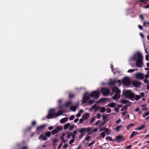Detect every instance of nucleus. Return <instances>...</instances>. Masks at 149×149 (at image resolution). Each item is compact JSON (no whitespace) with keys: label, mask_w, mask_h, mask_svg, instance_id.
<instances>
[{"label":"nucleus","mask_w":149,"mask_h":149,"mask_svg":"<svg viewBox=\"0 0 149 149\" xmlns=\"http://www.w3.org/2000/svg\"><path fill=\"white\" fill-rule=\"evenodd\" d=\"M100 122V120H98L95 123V125H98Z\"/></svg>","instance_id":"59"},{"label":"nucleus","mask_w":149,"mask_h":149,"mask_svg":"<svg viewBox=\"0 0 149 149\" xmlns=\"http://www.w3.org/2000/svg\"><path fill=\"white\" fill-rule=\"evenodd\" d=\"M106 139L107 140H109L112 141L114 142V139H113L111 137L109 136H107L106 137Z\"/></svg>","instance_id":"21"},{"label":"nucleus","mask_w":149,"mask_h":149,"mask_svg":"<svg viewBox=\"0 0 149 149\" xmlns=\"http://www.w3.org/2000/svg\"><path fill=\"white\" fill-rule=\"evenodd\" d=\"M54 109H50L48 115L47 116L48 119H52L55 117L61 115L65 111L64 110L58 111L57 113H55Z\"/></svg>","instance_id":"2"},{"label":"nucleus","mask_w":149,"mask_h":149,"mask_svg":"<svg viewBox=\"0 0 149 149\" xmlns=\"http://www.w3.org/2000/svg\"><path fill=\"white\" fill-rule=\"evenodd\" d=\"M104 130L105 131L107 135H109L111 133L110 129L106 128H104V130Z\"/></svg>","instance_id":"19"},{"label":"nucleus","mask_w":149,"mask_h":149,"mask_svg":"<svg viewBox=\"0 0 149 149\" xmlns=\"http://www.w3.org/2000/svg\"><path fill=\"white\" fill-rule=\"evenodd\" d=\"M94 102V100H89L88 101V103L89 104H92Z\"/></svg>","instance_id":"42"},{"label":"nucleus","mask_w":149,"mask_h":149,"mask_svg":"<svg viewBox=\"0 0 149 149\" xmlns=\"http://www.w3.org/2000/svg\"><path fill=\"white\" fill-rule=\"evenodd\" d=\"M75 97V95L74 94H70L69 95V98L70 99H71Z\"/></svg>","instance_id":"41"},{"label":"nucleus","mask_w":149,"mask_h":149,"mask_svg":"<svg viewBox=\"0 0 149 149\" xmlns=\"http://www.w3.org/2000/svg\"><path fill=\"white\" fill-rule=\"evenodd\" d=\"M116 83H117L119 86L121 85V82L120 80H117L116 81Z\"/></svg>","instance_id":"46"},{"label":"nucleus","mask_w":149,"mask_h":149,"mask_svg":"<svg viewBox=\"0 0 149 149\" xmlns=\"http://www.w3.org/2000/svg\"><path fill=\"white\" fill-rule=\"evenodd\" d=\"M111 70L114 74H116L117 71H116L115 70L113 69V65L111 64Z\"/></svg>","instance_id":"36"},{"label":"nucleus","mask_w":149,"mask_h":149,"mask_svg":"<svg viewBox=\"0 0 149 149\" xmlns=\"http://www.w3.org/2000/svg\"><path fill=\"white\" fill-rule=\"evenodd\" d=\"M36 122L34 121H33L32 123V126H34L36 125Z\"/></svg>","instance_id":"63"},{"label":"nucleus","mask_w":149,"mask_h":149,"mask_svg":"<svg viewBox=\"0 0 149 149\" xmlns=\"http://www.w3.org/2000/svg\"><path fill=\"white\" fill-rule=\"evenodd\" d=\"M90 99V97L89 96H84L83 98L82 103H86L88 100Z\"/></svg>","instance_id":"14"},{"label":"nucleus","mask_w":149,"mask_h":149,"mask_svg":"<svg viewBox=\"0 0 149 149\" xmlns=\"http://www.w3.org/2000/svg\"><path fill=\"white\" fill-rule=\"evenodd\" d=\"M97 119H99L101 118V115L100 113H99L97 114Z\"/></svg>","instance_id":"51"},{"label":"nucleus","mask_w":149,"mask_h":149,"mask_svg":"<svg viewBox=\"0 0 149 149\" xmlns=\"http://www.w3.org/2000/svg\"><path fill=\"white\" fill-rule=\"evenodd\" d=\"M100 135L102 137L104 138L105 136V132H103L101 133Z\"/></svg>","instance_id":"47"},{"label":"nucleus","mask_w":149,"mask_h":149,"mask_svg":"<svg viewBox=\"0 0 149 149\" xmlns=\"http://www.w3.org/2000/svg\"><path fill=\"white\" fill-rule=\"evenodd\" d=\"M100 93L98 91H93L89 95L90 96L94 97L95 99H97L99 98Z\"/></svg>","instance_id":"7"},{"label":"nucleus","mask_w":149,"mask_h":149,"mask_svg":"<svg viewBox=\"0 0 149 149\" xmlns=\"http://www.w3.org/2000/svg\"><path fill=\"white\" fill-rule=\"evenodd\" d=\"M72 135V133H69L67 135V138H69Z\"/></svg>","instance_id":"62"},{"label":"nucleus","mask_w":149,"mask_h":149,"mask_svg":"<svg viewBox=\"0 0 149 149\" xmlns=\"http://www.w3.org/2000/svg\"><path fill=\"white\" fill-rule=\"evenodd\" d=\"M145 127V125H143L140 126L139 127L136 129L137 130H141L143 129Z\"/></svg>","instance_id":"28"},{"label":"nucleus","mask_w":149,"mask_h":149,"mask_svg":"<svg viewBox=\"0 0 149 149\" xmlns=\"http://www.w3.org/2000/svg\"><path fill=\"white\" fill-rule=\"evenodd\" d=\"M68 120V118L67 117L62 118L60 120V122L61 123H64L66 122Z\"/></svg>","instance_id":"16"},{"label":"nucleus","mask_w":149,"mask_h":149,"mask_svg":"<svg viewBox=\"0 0 149 149\" xmlns=\"http://www.w3.org/2000/svg\"><path fill=\"white\" fill-rule=\"evenodd\" d=\"M95 120V117H93L91 118L90 121V123L91 124H92Z\"/></svg>","instance_id":"39"},{"label":"nucleus","mask_w":149,"mask_h":149,"mask_svg":"<svg viewBox=\"0 0 149 149\" xmlns=\"http://www.w3.org/2000/svg\"><path fill=\"white\" fill-rule=\"evenodd\" d=\"M39 139H42L43 140L45 141L47 139V138L45 134H42L39 136Z\"/></svg>","instance_id":"15"},{"label":"nucleus","mask_w":149,"mask_h":149,"mask_svg":"<svg viewBox=\"0 0 149 149\" xmlns=\"http://www.w3.org/2000/svg\"><path fill=\"white\" fill-rule=\"evenodd\" d=\"M134 125V124L133 123H131L127 126H126L127 128V130H129Z\"/></svg>","instance_id":"32"},{"label":"nucleus","mask_w":149,"mask_h":149,"mask_svg":"<svg viewBox=\"0 0 149 149\" xmlns=\"http://www.w3.org/2000/svg\"><path fill=\"white\" fill-rule=\"evenodd\" d=\"M139 133L138 132L136 131H133L132 132V134L130 136V137L132 138L135 136L136 135H138Z\"/></svg>","instance_id":"17"},{"label":"nucleus","mask_w":149,"mask_h":149,"mask_svg":"<svg viewBox=\"0 0 149 149\" xmlns=\"http://www.w3.org/2000/svg\"><path fill=\"white\" fill-rule=\"evenodd\" d=\"M76 108V107L74 106H72L70 107L71 110L73 111H75Z\"/></svg>","instance_id":"30"},{"label":"nucleus","mask_w":149,"mask_h":149,"mask_svg":"<svg viewBox=\"0 0 149 149\" xmlns=\"http://www.w3.org/2000/svg\"><path fill=\"white\" fill-rule=\"evenodd\" d=\"M92 133L91 132L90 133V132H88V133L86 135V137L85 139V140L88 141L90 139V136H87V135H90Z\"/></svg>","instance_id":"26"},{"label":"nucleus","mask_w":149,"mask_h":149,"mask_svg":"<svg viewBox=\"0 0 149 149\" xmlns=\"http://www.w3.org/2000/svg\"><path fill=\"white\" fill-rule=\"evenodd\" d=\"M121 102L123 104H128L130 102V101L127 100H121Z\"/></svg>","instance_id":"22"},{"label":"nucleus","mask_w":149,"mask_h":149,"mask_svg":"<svg viewBox=\"0 0 149 149\" xmlns=\"http://www.w3.org/2000/svg\"><path fill=\"white\" fill-rule=\"evenodd\" d=\"M139 17L142 20H143L144 19V17L143 15H140L139 16Z\"/></svg>","instance_id":"55"},{"label":"nucleus","mask_w":149,"mask_h":149,"mask_svg":"<svg viewBox=\"0 0 149 149\" xmlns=\"http://www.w3.org/2000/svg\"><path fill=\"white\" fill-rule=\"evenodd\" d=\"M110 92V90L109 88H107L105 87L102 88L101 92L104 96H107L109 95Z\"/></svg>","instance_id":"8"},{"label":"nucleus","mask_w":149,"mask_h":149,"mask_svg":"<svg viewBox=\"0 0 149 149\" xmlns=\"http://www.w3.org/2000/svg\"><path fill=\"white\" fill-rule=\"evenodd\" d=\"M111 90L113 93L112 95H113L114 93H115V94L112 97V99L116 100L120 98V91L119 88L116 86H114L112 88Z\"/></svg>","instance_id":"3"},{"label":"nucleus","mask_w":149,"mask_h":149,"mask_svg":"<svg viewBox=\"0 0 149 149\" xmlns=\"http://www.w3.org/2000/svg\"><path fill=\"white\" fill-rule=\"evenodd\" d=\"M75 117L74 115H72L69 118V119L70 120H73Z\"/></svg>","instance_id":"48"},{"label":"nucleus","mask_w":149,"mask_h":149,"mask_svg":"<svg viewBox=\"0 0 149 149\" xmlns=\"http://www.w3.org/2000/svg\"><path fill=\"white\" fill-rule=\"evenodd\" d=\"M127 109V107L125 106L123 107L121 109V111H123L125 110L126 111Z\"/></svg>","instance_id":"40"},{"label":"nucleus","mask_w":149,"mask_h":149,"mask_svg":"<svg viewBox=\"0 0 149 149\" xmlns=\"http://www.w3.org/2000/svg\"><path fill=\"white\" fill-rule=\"evenodd\" d=\"M32 128V127L31 126L28 127L26 129L27 131L30 130Z\"/></svg>","instance_id":"56"},{"label":"nucleus","mask_w":149,"mask_h":149,"mask_svg":"<svg viewBox=\"0 0 149 149\" xmlns=\"http://www.w3.org/2000/svg\"><path fill=\"white\" fill-rule=\"evenodd\" d=\"M28 148L26 146H24L22 147L21 149H28Z\"/></svg>","instance_id":"64"},{"label":"nucleus","mask_w":149,"mask_h":149,"mask_svg":"<svg viewBox=\"0 0 149 149\" xmlns=\"http://www.w3.org/2000/svg\"><path fill=\"white\" fill-rule=\"evenodd\" d=\"M144 82L146 84H148L149 83V81L148 79H145L144 80Z\"/></svg>","instance_id":"50"},{"label":"nucleus","mask_w":149,"mask_h":149,"mask_svg":"<svg viewBox=\"0 0 149 149\" xmlns=\"http://www.w3.org/2000/svg\"><path fill=\"white\" fill-rule=\"evenodd\" d=\"M72 104L71 101H69L66 102L65 104V106L66 107H68L70 106Z\"/></svg>","instance_id":"25"},{"label":"nucleus","mask_w":149,"mask_h":149,"mask_svg":"<svg viewBox=\"0 0 149 149\" xmlns=\"http://www.w3.org/2000/svg\"><path fill=\"white\" fill-rule=\"evenodd\" d=\"M122 125H120L116 128V131H119L120 130V129L122 127Z\"/></svg>","instance_id":"27"},{"label":"nucleus","mask_w":149,"mask_h":149,"mask_svg":"<svg viewBox=\"0 0 149 149\" xmlns=\"http://www.w3.org/2000/svg\"><path fill=\"white\" fill-rule=\"evenodd\" d=\"M141 83L139 81H134L132 82V84L134 87L138 88L140 86Z\"/></svg>","instance_id":"11"},{"label":"nucleus","mask_w":149,"mask_h":149,"mask_svg":"<svg viewBox=\"0 0 149 149\" xmlns=\"http://www.w3.org/2000/svg\"><path fill=\"white\" fill-rule=\"evenodd\" d=\"M68 144H65L64 145H63V148L64 149H66L67 148V147H68Z\"/></svg>","instance_id":"52"},{"label":"nucleus","mask_w":149,"mask_h":149,"mask_svg":"<svg viewBox=\"0 0 149 149\" xmlns=\"http://www.w3.org/2000/svg\"><path fill=\"white\" fill-rule=\"evenodd\" d=\"M121 120L120 119H119L117 120L116 121V123L117 124H118L119 123L121 122Z\"/></svg>","instance_id":"58"},{"label":"nucleus","mask_w":149,"mask_h":149,"mask_svg":"<svg viewBox=\"0 0 149 149\" xmlns=\"http://www.w3.org/2000/svg\"><path fill=\"white\" fill-rule=\"evenodd\" d=\"M125 138L123 136L118 135L116 136L114 139V142H116L118 143H119L120 142L123 141L125 140Z\"/></svg>","instance_id":"9"},{"label":"nucleus","mask_w":149,"mask_h":149,"mask_svg":"<svg viewBox=\"0 0 149 149\" xmlns=\"http://www.w3.org/2000/svg\"><path fill=\"white\" fill-rule=\"evenodd\" d=\"M90 116V114L89 113H86L82 116V118L84 120L87 119Z\"/></svg>","instance_id":"13"},{"label":"nucleus","mask_w":149,"mask_h":149,"mask_svg":"<svg viewBox=\"0 0 149 149\" xmlns=\"http://www.w3.org/2000/svg\"><path fill=\"white\" fill-rule=\"evenodd\" d=\"M100 112L101 113L104 112L105 111V109L104 107H101L100 108Z\"/></svg>","instance_id":"34"},{"label":"nucleus","mask_w":149,"mask_h":149,"mask_svg":"<svg viewBox=\"0 0 149 149\" xmlns=\"http://www.w3.org/2000/svg\"><path fill=\"white\" fill-rule=\"evenodd\" d=\"M74 141V139H72L70 140L69 141V143L70 144H71L73 143Z\"/></svg>","instance_id":"49"},{"label":"nucleus","mask_w":149,"mask_h":149,"mask_svg":"<svg viewBox=\"0 0 149 149\" xmlns=\"http://www.w3.org/2000/svg\"><path fill=\"white\" fill-rule=\"evenodd\" d=\"M149 55H146V61H148L149 60Z\"/></svg>","instance_id":"60"},{"label":"nucleus","mask_w":149,"mask_h":149,"mask_svg":"<svg viewBox=\"0 0 149 149\" xmlns=\"http://www.w3.org/2000/svg\"><path fill=\"white\" fill-rule=\"evenodd\" d=\"M134 98L136 100H138L140 99L141 97L139 95H136L135 96Z\"/></svg>","instance_id":"33"},{"label":"nucleus","mask_w":149,"mask_h":149,"mask_svg":"<svg viewBox=\"0 0 149 149\" xmlns=\"http://www.w3.org/2000/svg\"><path fill=\"white\" fill-rule=\"evenodd\" d=\"M135 77L136 79H140L142 80L144 78L143 74L141 72L137 73L135 75Z\"/></svg>","instance_id":"10"},{"label":"nucleus","mask_w":149,"mask_h":149,"mask_svg":"<svg viewBox=\"0 0 149 149\" xmlns=\"http://www.w3.org/2000/svg\"><path fill=\"white\" fill-rule=\"evenodd\" d=\"M70 124L69 123L66 124L65 125L64 128V129L66 130L70 126Z\"/></svg>","instance_id":"24"},{"label":"nucleus","mask_w":149,"mask_h":149,"mask_svg":"<svg viewBox=\"0 0 149 149\" xmlns=\"http://www.w3.org/2000/svg\"><path fill=\"white\" fill-rule=\"evenodd\" d=\"M137 57V59L136 61V65L139 68H141L142 67L143 62L142 60L143 56L139 52H138L133 56V60L135 61Z\"/></svg>","instance_id":"1"},{"label":"nucleus","mask_w":149,"mask_h":149,"mask_svg":"<svg viewBox=\"0 0 149 149\" xmlns=\"http://www.w3.org/2000/svg\"><path fill=\"white\" fill-rule=\"evenodd\" d=\"M92 108L94 109L95 111H96L100 109V107L99 106H97L96 104H95L93 106Z\"/></svg>","instance_id":"18"},{"label":"nucleus","mask_w":149,"mask_h":149,"mask_svg":"<svg viewBox=\"0 0 149 149\" xmlns=\"http://www.w3.org/2000/svg\"><path fill=\"white\" fill-rule=\"evenodd\" d=\"M45 134L46 135V136L49 137L51 135V133L50 132H46Z\"/></svg>","instance_id":"35"},{"label":"nucleus","mask_w":149,"mask_h":149,"mask_svg":"<svg viewBox=\"0 0 149 149\" xmlns=\"http://www.w3.org/2000/svg\"><path fill=\"white\" fill-rule=\"evenodd\" d=\"M106 111L107 113H109L111 112V109L110 108H108L106 109Z\"/></svg>","instance_id":"43"},{"label":"nucleus","mask_w":149,"mask_h":149,"mask_svg":"<svg viewBox=\"0 0 149 149\" xmlns=\"http://www.w3.org/2000/svg\"><path fill=\"white\" fill-rule=\"evenodd\" d=\"M143 26L145 27L148 26H149V22H144L143 23Z\"/></svg>","instance_id":"38"},{"label":"nucleus","mask_w":149,"mask_h":149,"mask_svg":"<svg viewBox=\"0 0 149 149\" xmlns=\"http://www.w3.org/2000/svg\"><path fill=\"white\" fill-rule=\"evenodd\" d=\"M149 115V111L148 112H145L142 115V116L143 118L145 117L146 116Z\"/></svg>","instance_id":"29"},{"label":"nucleus","mask_w":149,"mask_h":149,"mask_svg":"<svg viewBox=\"0 0 149 149\" xmlns=\"http://www.w3.org/2000/svg\"><path fill=\"white\" fill-rule=\"evenodd\" d=\"M46 126V125H41L39 126L38 127L36 128V130L37 131H40L41 130L45 128Z\"/></svg>","instance_id":"12"},{"label":"nucleus","mask_w":149,"mask_h":149,"mask_svg":"<svg viewBox=\"0 0 149 149\" xmlns=\"http://www.w3.org/2000/svg\"><path fill=\"white\" fill-rule=\"evenodd\" d=\"M131 147H132V145H130L127 146L125 148L126 149H131Z\"/></svg>","instance_id":"54"},{"label":"nucleus","mask_w":149,"mask_h":149,"mask_svg":"<svg viewBox=\"0 0 149 149\" xmlns=\"http://www.w3.org/2000/svg\"><path fill=\"white\" fill-rule=\"evenodd\" d=\"M139 1L145 3H147L148 2V0H139Z\"/></svg>","instance_id":"31"},{"label":"nucleus","mask_w":149,"mask_h":149,"mask_svg":"<svg viewBox=\"0 0 149 149\" xmlns=\"http://www.w3.org/2000/svg\"><path fill=\"white\" fill-rule=\"evenodd\" d=\"M56 130L58 131V132L59 131L61 130H62V128L60 126H58L57 127V128H56Z\"/></svg>","instance_id":"45"},{"label":"nucleus","mask_w":149,"mask_h":149,"mask_svg":"<svg viewBox=\"0 0 149 149\" xmlns=\"http://www.w3.org/2000/svg\"><path fill=\"white\" fill-rule=\"evenodd\" d=\"M58 132V131L56 129H54L52 132V133L53 134H54L57 133Z\"/></svg>","instance_id":"37"},{"label":"nucleus","mask_w":149,"mask_h":149,"mask_svg":"<svg viewBox=\"0 0 149 149\" xmlns=\"http://www.w3.org/2000/svg\"><path fill=\"white\" fill-rule=\"evenodd\" d=\"M122 83L124 86L130 85L131 84V82L130 78L127 77H124L122 81Z\"/></svg>","instance_id":"6"},{"label":"nucleus","mask_w":149,"mask_h":149,"mask_svg":"<svg viewBox=\"0 0 149 149\" xmlns=\"http://www.w3.org/2000/svg\"><path fill=\"white\" fill-rule=\"evenodd\" d=\"M116 83V80H113L109 82V84L111 85H113L115 84Z\"/></svg>","instance_id":"23"},{"label":"nucleus","mask_w":149,"mask_h":149,"mask_svg":"<svg viewBox=\"0 0 149 149\" xmlns=\"http://www.w3.org/2000/svg\"><path fill=\"white\" fill-rule=\"evenodd\" d=\"M123 95L127 98L130 100L134 99L135 97V94L130 90L123 91Z\"/></svg>","instance_id":"5"},{"label":"nucleus","mask_w":149,"mask_h":149,"mask_svg":"<svg viewBox=\"0 0 149 149\" xmlns=\"http://www.w3.org/2000/svg\"><path fill=\"white\" fill-rule=\"evenodd\" d=\"M58 142V139H55L53 140V142L54 143H57Z\"/></svg>","instance_id":"57"},{"label":"nucleus","mask_w":149,"mask_h":149,"mask_svg":"<svg viewBox=\"0 0 149 149\" xmlns=\"http://www.w3.org/2000/svg\"><path fill=\"white\" fill-rule=\"evenodd\" d=\"M116 103L114 102H112L108 104L107 106L113 108L115 106Z\"/></svg>","instance_id":"20"},{"label":"nucleus","mask_w":149,"mask_h":149,"mask_svg":"<svg viewBox=\"0 0 149 149\" xmlns=\"http://www.w3.org/2000/svg\"><path fill=\"white\" fill-rule=\"evenodd\" d=\"M102 119L103 120H106L107 118V116L106 115H103L102 117Z\"/></svg>","instance_id":"53"},{"label":"nucleus","mask_w":149,"mask_h":149,"mask_svg":"<svg viewBox=\"0 0 149 149\" xmlns=\"http://www.w3.org/2000/svg\"><path fill=\"white\" fill-rule=\"evenodd\" d=\"M138 27L140 30H142L143 29V27L141 25H138Z\"/></svg>","instance_id":"61"},{"label":"nucleus","mask_w":149,"mask_h":149,"mask_svg":"<svg viewBox=\"0 0 149 149\" xmlns=\"http://www.w3.org/2000/svg\"><path fill=\"white\" fill-rule=\"evenodd\" d=\"M135 71V69H129L127 71L129 73H132L134 72Z\"/></svg>","instance_id":"44"},{"label":"nucleus","mask_w":149,"mask_h":149,"mask_svg":"<svg viewBox=\"0 0 149 149\" xmlns=\"http://www.w3.org/2000/svg\"><path fill=\"white\" fill-rule=\"evenodd\" d=\"M92 127H88L87 128H82L79 129V132L81 133V134L79 136V138L81 139L82 136H84L86 132H90L91 130Z\"/></svg>","instance_id":"4"}]
</instances>
